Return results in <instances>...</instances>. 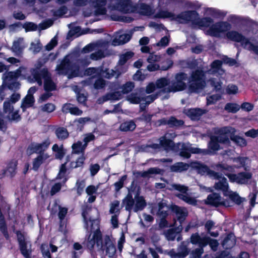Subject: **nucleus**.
Masks as SVG:
<instances>
[{
    "label": "nucleus",
    "mask_w": 258,
    "mask_h": 258,
    "mask_svg": "<svg viewBox=\"0 0 258 258\" xmlns=\"http://www.w3.org/2000/svg\"><path fill=\"white\" fill-rule=\"evenodd\" d=\"M67 9L66 7L63 6L60 7L56 11L53 12V15L56 17H60L66 14Z\"/></svg>",
    "instance_id": "774afa93"
},
{
    "label": "nucleus",
    "mask_w": 258,
    "mask_h": 258,
    "mask_svg": "<svg viewBox=\"0 0 258 258\" xmlns=\"http://www.w3.org/2000/svg\"><path fill=\"white\" fill-rule=\"evenodd\" d=\"M136 124L133 121H126L122 123L120 126V130L122 131H133L136 128Z\"/></svg>",
    "instance_id": "c03bdc74"
},
{
    "label": "nucleus",
    "mask_w": 258,
    "mask_h": 258,
    "mask_svg": "<svg viewBox=\"0 0 258 258\" xmlns=\"http://www.w3.org/2000/svg\"><path fill=\"white\" fill-rule=\"evenodd\" d=\"M187 78L186 75L184 73L178 74L176 76V82L168 88L164 89V91L166 92H176L183 90L185 87V84L183 82Z\"/></svg>",
    "instance_id": "dca6fc26"
},
{
    "label": "nucleus",
    "mask_w": 258,
    "mask_h": 258,
    "mask_svg": "<svg viewBox=\"0 0 258 258\" xmlns=\"http://www.w3.org/2000/svg\"><path fill=\"white\" fill-rule=\"evenodd\" d=\"M20 97L18 93H14L4 102L3 112L10 120L18 121L20 119L18 111H14L13 106V104L18 101Z\"/></svg>",
    "instance_id": "0eeeda50"
},
{
    "label": "nucleus",
    "mask_w": 258,
    "mask_h": 258,
    "mask_svg": "<svg viewBox=\"0 0 258 258\" xmlns=\"http://www.w3.org/2000/svg\"><path fill=\"white\" fill-rule=\"evenodd\" d=\"M155 96L149 95L146 97L145 99H142L141 100L137 94H131L127 97V100L131 103L137 104L141 103L143 104H144V102H145L146 104L150 103L155 99Z\"/></svg>",
    "instance_id": "c85d7f7f"
},
{
    "label": "nucleus",
    "mask_w": 258,
    "mask_h": 258,
    "mask_svg": "<svg viewBox=\"0 0 258 258\" xmlns=\"http://www.w3.org/2000/svg\"><path fill=\"white\" fill-rule=\"evenodd\" d=\"M57 137L60 140L66 139L69 136L67 130L64 127H59L55 131Z\"/></svg>",
    "instance_id": "49530a36"
},
{
    "label": "nucleus",
    "mask_w": 258,
    "mask_h": 258,
    "mask_svg": "<svg viewBox=\"0 0 258 258\" xmlns=\"http://www.w3.org/2000/svg\"><path fill=\"white\" fill-rule=\"evenodd\" d=\"M134 55V53L132 52L128 51L120 55L119 57V64H124L126 63V62L130 59Z\"/></svg>",
    "instance_id": "3c124183"
},
{
    "label": "nucleus",
    "mask_w": 258,
    "mask_h": 258,
    "mask_svg": "<svg viewBox=\"0 0 258 258\" xmlns=\"http://www.w3.org/2000/svg\"><path fill=\"white\" fill-rule=\"evenodd\" d=\"M132 37L131 32L124 33L122 31L117 32L114 36L112 44L114 46L123 44L128 42Z\"/></svg>",
    "instance_id": "412c9836"
},
{
    "label": "nucleus",
    "mask_w": 258,
    "mask_h": 258,
    "mask_svg": "<svg viewBox=\"0 0 258 258\" xmlns=\"http://www.w3.org/2000/svg\"><path fill=\"white\" fill-rule=\"evenodd\" d=\"M85 158L83 154L79 157L75 162L71 163V167L72 168H77L82 166L84 163Z\"/></svg>",
    "instance_id": "bf43d9fd"
},
{
    "label": "nucleus",
    "mask_w": 258,
    "mask_h": 258,
    "mask_svg": "<svg viewBox=\"0 0 258 258\" xmlns=\"http://www.w3.org/2000/svg\"><path fill=\"white\" fill-rule=\"evenodd\" d=\"M51 249V252H55L57 250V247L51 244H43L41 245V252L44 258H51L49 251Z\"/></svg>",
    "instance_id": "f704fd0d"
},
{
    "label": "nucleus",
    "mask_w": 258,
    "mask_h": 258,
    "mask_svg": "<svg viewBox=\"0 0 258 258\" xmlns=\"http://www.w3.org/2000/svg\"><path fill=\"white\" fill-rule=\"evenodd\" d=\"M226 92L229 95L236 94L238 93V87L234 84H229L226 88Z\"/></svg>",
    "instance_id": "5fc2aeb1"
},
{
    "label": "nucleus",
    "mask_w": 258,
    "mask_h": 258,
    "mask_svg": "<svg viewBox=\"0 0 258 258\" xmlns=\"http://www.w3.org/2000/svg\"><path fill=\"white\" fill-rule=\"evenodd\" d=\"M36 88L34 87H31L29 89L28 94L23 99L21 105V107L23 110L26 108L31 107L33 104L34 99L33 97V94L36 92Z\"/></svg>",
    "instance_id": "a878e982"
},
{
    "label": "nucleus",
    "mask_w": 258,
    "mask_h": 258,
    "mask_svg": "<svg viewBox=\"0 0 258 258\" xmlns=\"http://www.w3.org/2000/svg\"><path fill=\"white\" fill-rule=\"evenodd\" d=\"M122 203L126 210L133 209L135 212L143 210L146 206V202L143 197L139 195L135 197L134 200L130 195H127Z\"/></svg>",
    "instance_id": "9d476101"
},
{
    "label": "nucleus",
    "mask_w": 258,
    "mask_h": 258,
    "mask_svg": "<svg viewBox=\"0 0 258 258\" xmlns=\"http://www.w3.org/2000/svg\"><path fill=\"white\" fill-rule=\"evenodd\" d=\"M200 248H198L193 251L190 255V258H200L202 254L203 253L204 250L203 249V247L200 246Z\"/></svg>",
    "instance_id": "e2e57ef3"
},
{
    "label": "nucleus",
    "mask_w": 258,
    "mask_h": 258,
    "mask_svg": "<svg viewBox=\"0 0 258 258\" xmlns=\"http://www.w3.org/2000/svg\"><path fill=\"white\" fill-rule=\"evenodd\" d=\"M168 84V81L165 78H161L158 80L156 83V85L154 83H150L146 88V92L148 94H150L156 89H162L167 85Z\"/></svg>",
    "instance_id": "bb28decb"
},
{
    "label": "nucleus",
    "mask_w": 258,
    "mask_h": 258,
    "mask_svg": "<svg viewBox=\"0 0 258 258\" xmlns=\"http://www.w3.org/2000/svg\"><path fill=\"white\" fill-rule=\"evenodd\" d=\"M40 79L43 78L44 82V87L46 91H53L55 89V85L51 80L47 70L43 69L39 74Z\"/></svg>",
    "instance_id": "4be33fe9"
},
{
    "label": "nucleus",
    "mask_w": 258,
    "mask_h": 258,
    "mask_svg": "<svg viewBox=\"0 0 258 258\" xmlns=\"http://www.w3.org/2000/svg\"><path fill=\"white\" fill-rule=\"evenodd\" d=\"M184 113L191 119L196 120L206 112L205 110L200 108H191L184 110Z\"/></svg>",
    "instance_id": "2f4dec72"
},
{
    "label": "nucleus",
    "mask_w": 258,
    "mask_h": 258,
    "mask_svg": "<svg viewBox=\"0 0 258 258\" xmlns=\"http://www.w3.org/2000/svg\"><path fill=\"white\" fill-rule=\"evenodd\" d=\"M169 208L167 205L165 201L162 200L159 202L157 206L153 207L152 212L154 214H157L162 218H164L167 215V212Z\"/></svg>",
    "instance_id": "5701e85b"
},
{
    "label": "nucleus",
    "mask_w": 258,
    "mask_h": 258,
    "mask_svg": "<svg viewBox=\"0 0 258 258\" xmlns=\"http://www.w3.org/2000/svg\"><path fill=\"white\" fill-rule=\"evenodd\" d=\"M111 18L114 21H122L126 23H130L133 20L131 17L119 16L114 15H111Z\"/></svg>",
    "instance_id": "4d7b16f0"
},
{
    "label": "nucleus",
    "mask_w": 258,
    "mask_h": 258,
    "mask_svg": "<svg viewBox=\"0 0 258 258\" xmlns=\"http://www.w3.org/2000/svg\"><path fill=\"white\" fill-rule=\"evenodd\" d=\"M219 133V135L212 136L211 138V141L209 144L208 147L210 152L211 153L219 150L221 148H223L224 146L229 145L230 141L228 136L237 145L242 147L246 145V142L243 138L234 135L236 130L232 127H223L220 130Z\"/></svg>",
    "instance_id": "7ed1b4c3"
},
{
    "label": "nucleus",
    "mask_w": 258,
    "mask_h": 258,
    "mask_svg": "<svg viewBox=\"0 0 258 258\" xmlns=\"http://www.w3.org/2000/svg\"><path fill=\"white\" fill-rule=\"evenodd\" d=\"M224 173L228 177L230 181L239 184H245L248 182L251 177V175L248 172L240 173L238 174L228 173L224 171Z\"/></svg>",
    "instance_id": "a211bd4d"
},
{
    "label": "nucleus",
    "mask_w": 258,
    "mask_h": 258,
    "mask_svg": "<svg viewBox=\"0 0 258 258\" xmlns=\"http://www.w3.org/2000/svg\"><path fill=\"white\" fill-rule=\"evenodd\" d=\"M204 76L201 71H197L192 74L189 82L190 91L200 92L202 89L208 88L204 80Z\"/></svg>",
    "instance_id": "f8f14e48"
},
{
    "label": "nucleus",
    "mask_w": 258,
    "mask_h": 258,
    "mask_svg": "<svg viewBox=\"0 0 258 258\" xmlns=\"http://www.w3.org/2000/svg\"><path fill=\"white\" fill-rule=\"evenodd\" d=\"M120 209V203L118 201H113L110 205L109 212L111 214L119 213Z\"/></svg>",
    "instance_id": "8fccbe9b"
},
{
    "label": "nucleus",
    "mask_w": 258,
    "mask_h": 258,
    "mask_svg": "<svg viewBox=\"0 0 258 258\" xmlns=\"http://www.w3.org/2000/svg\"><path fill=\"white\" fill-rule=\"evenodd\" d=\"M103 249L104 250L106 248V251L107 254L109 257L114 256L116 252V248L114 245L113 244L112 242L110 237L109 236H106L103 239Z\"/></svg>",
    "instance_id": "cd10ccee"
},
{
    "label": "nucleus",
    "mask_w": 258,
    "mask_h": 258,
    "mask_svg": "<svg viewBox=\"0 0 258 258\" xmlns=\"http://www.w3.org/2000/svg\"><path fill=\"white\" fill-rule=\"evenodd\" d=\"M55 106L52 103H47L42 106L41 109L42 111L47 112H51L55 109Z\"/></svg>",
    "instance_id": "0e129e2a"
},
{
    "label": "nucleus",
    "mask_w": 258,
    "mask_h": 258,
    "mask_svg": "<svg viewBox=\"0 0 258 258\" xmlns=\"http://www.w3.org/2000/svg\"><path fill=\"white\" fill-rule=\"evenodd\" d=\"M62 110L63 112H69L72 114L76 115H80L82 113V110L70 103L64 104L62 107Z\"/></svg>",
    "instance_id": "c9c22d12"
},
{
    "label": "nucleus",
    "mask_w": 258,
    "mask_h": 258,
    "mask_svg": "<svg viewBox=\"0 0 258 258\" xmlns=\"http://www.w3.org/2000/svg\"><path fill=\"white\" fill-rule=\"evenodd\" d=\"M50 160V156L47 153H43L40 154L33 161V169L37 170L42 164L49 162Z\"/></svg>",
    "instance_id": "7c9ffc66"
},
{
    "label": "nucleus",
    "mask_w": 258,
    "mask_h": 258,
    "mask_svg": "<svg viewBox=\"0 0 258 258\" xmlns=\"http://www.w3.org/2000/svg\"><path fill=\"white\" fill-rule=\"evenodd\" d=\"M73 248L75 250L79 251V252L74 251L73 252V256L75 258H77L78 255H80L82 252L83 247L79 243L76 242L73 245Z\"/></svg>",
    "instance_id": "052dcab7"
},
{
    "label": "nucleus",
    "mask_w": 258,
    "mask_h": 258,
    "mask_svg": "<svg viewBox=\"0 0 258 258\" xmlns=\"http://www.w3.org/2000/svg\"><path fill=\"white\" fill-rule=\"evenodd\" d=\"M116 75V72H115L113 70L106 69L104 71L101 68L100 76L103 77L107 79H110L113 77L117 78Z\"/></svg>",
    "instance_id": "a18cd8bd"
},
{
    "label": "nucleus",
    "mask_w": 258,
    "mask_h": 258,
    "mask_svg": "<svg viewBox=\"0 0 258 258\" xmlns=\"http://www.w3.org/2000/svg\"><path fill=\"white\" fill-rule=\"evenodd\" d=\"M153 15V17L156 18H169L171 20H174L175 19V15L163 8H160L155 13H154Z\"/></svg>",
    "instance_id": "473e14b6"
},
{
    "label": "nucleus",
    "mask_w": 258,
    "mask_h": 258,
    "mask_svg": "<svg viewBox=\"0 0 258 258\" xmlns=\"http://www.w3.org/2000/svg\"><path fill=\"white\" fill-rule=\"evenodd\" d=\"M182 121H178L176 120L174 117H171L170 119L168 120H166L165 119H162L161 120V123L162 124H168L170 125H178L180 124H182Z\"/></svg>",
    "instance_id": "6e6d98bb"
},
{
    "label": "nucleus",
    "mask_w": 258,
    "mask_h": 258,
    "mask_svg": "<svg viewBox=\"0 0 258 258\" xmlns=\"http://www.w3.org/2000/svg\"><path fill=\"white\" fill-rule=\"evenodd\" d=\"M42 47L39 40H35L31 44L30 49L34 53L39 52Z\"/></svg>",
    "instance_id": "864d4df0"
},
{
    "label": "nucleus",
    "mask_w": 258,
    "mask_h": 258,
    "mask_svg": "<svg viewBox=\"0 0 258 258\" xmlns=\"http://www.w3.org/2000/svg\"><path fill=\"white\" fill-rule=\"evenodd\" d=\"M23 28L26 32L35 31L37 28V26L35 24L32 22H26L23 25Z\"/></svg>",
    "instance_id": "680f3d73"
},
{
    "label": "nucleus",
    "mask_w": 258,
    "mask_h": 258,
    "mask_svg": "<svg viewBox=\"0 0 258 258\" xmlns=\"http://www.w3.org/2000/svg\"><path fill=\"white\" fill-rule=\"evenodd\" d=\"M108 43L106 42L98 41L94 43H91L86 46L82 52L84 53L94 51L89 57V59L94 60L100 59L106 55V50Z\"/></svg>",
    "instance_id": "1a4fd4ad"
},
{
    "label": "nucleus",
    "mask_w": 258,
    "mask_h": 258,
    "mask_svg": "<svg viewBox=\"0 0 258 258\" xmlns=\"http://www.w3.org/2000/svg\"><path fill=\"white\" fill-rule=\"evenodd\" d=\"M17 165V162L16 160L10 162L8 165L5 174L10 176H13L16 173Z\"/></svg>",
    "instance_id": "a19ab883"
},
{
    "label": "nucleus",
    "mask_w": 258,
    "mask_h": 258,
    "mask_svg": "<svg viewBox=\"0 0 258 258\" xmlns=\"http://www.w3.org/2000/svg\"><path fill=\"white\" fill-rule=\"evenodd\" d=\"M49 145L48 141H45L41 143H32L28 148L27 152L29 155L34 153H40L45 150Z\"/></svg>",
    "instance_id": "b1692460"
},
{
    "label": "nucleus",
    "mask_w": 258,
    "mask_h": 258,
    "mask_svg": "<svg viewBox=\"0 0 258 258\" xmlns=\"http://www.w3.org/2000/svg\"><path fill=\"white\" fill-rule=\"evenodd\" d=\"M86 185L85 181L84 180H78L76 184V187L77 193L79 195H81L83 192L84 187Z\"/></svg>",
    "instance_id": "13d9d810"
},
{
    "label": "nucleus",
    "mask_w": 258,
    "mask_h": 258,
    "mask_svg": "<svg viewBox=\"0 0 258 258\" xmlns=\"http://www.w3.org/2000/svg\"><path fill=\"white\" fill-rule=\"evenodd\" d=\"M240 108V106L237 103H229L225 106V109L228 112L236 113Z\"/></svg>",
    "instance_id": "de8ad7c7"
},
{
    "label": "nucleus",
    "mask_w": 258,
    "mask_h": 258,
    "mask_svg": "<svg viewBox=\"0 0 258 258\" xmlns=\"http://www.w3.org/2000/svg\"><path fill=\"white\" fill-rule=\"evenodd\" d=\"M18 240L22 254L28 257L31 252V244L30 241L21 232H17Z\"/></svg>",
    "instance_id": "f3484780"
},
{
    "label": "nucleus",
    "mask_w": 258,
    "mask_h": 258,
    "mask_svg": "<svg viewBox=\"0 0 258 258\" xmlns=\"http://www.w3.org/2000/svg\"><path fill=\"white\" fill-rule=\"evenodd\" d=\"M101 73V68H90L86 70L85 74L87 76H90L92 77H95L100 76Z\"/></svg>",
    "instance_id": "09e8293b"
},
{
    "label": "nucleus",
    "mask_w": 258,
    "mask_h": 258,
    "mask_svg": "<svg viewBox=\"0 0 258 258\" xmlns=\"http://www.w3.org/2000/svg\"><path fill=\"white\" fill-rule=\"evenodd\" d=\"M188 253V249L185 245H182L179 248L177 253H175L173 250H171L168 252V254L171 258H184Z\"/></svg>",
    "instance_id": "72a5a7b5"
},
{
    "label": "nucleus",
    "mask_w": 258,
    "mask_h": 258,
    "mask_svg": "<svg viewBox=\"0 0 258 258\" xmlns=\"http://www.w3.org/2000/svg\"><path fill=\"white\" fill-rule=\"evenodd\" d=\"M182 227L181 225L177 227V228L174 230L173 229L169 230L165 233V236L168 240H173L176 235L182 230Z\"/></svg>",
    "instance_id": "79ce46f5"
},
{
    "label": "nucleus",
    "mask_w": 258,
    "mask_h": 258,
    "mask_svg": "<svg viewBox=\"0 0 258 258\" xmlns=\"http://www.w3.org/2000/svg\"><path fill=\"white\" fill-rule=\"evenodd\" d=\"M115 72H116V77H118L121 74L124 73L127 70V67L124 64H119L118 61L116 67L115 68Z\"/></svg>",
    "instance_id": "603ef678"
},
{
    "label": "nucleus",
    "mask_w": 258,
    "mask_h": 258,
    "mask_svg": "<svg viewBox=\"0 0 258 258\" xmlns=\"http://www.w3.org/2000/svg\"><path fill=\"white\" fill-rule=\"evenodd\" d=\"M86 225V229L90 232L86 244L89 248H93L96 244L98 249H103V240L101 239V234L99 230V221L97 219L88 221L87 215L85 212L82 214Z\"/></svg>",
    "instance_id": "423d86ee"
},
{
    "label": "nucleus",
    "mask_w": 258,
    "mask_h": 258,
    "mask_svg": "<svg viewBox=\"0 0 258 258\" xmlns=\"http://www.w3.org/2000/svg\"><path fill=\"white\" fill-rule=\"evenodd\" d=\"M227 37L232 40L240 42L241 45L246 49L253 50L258 54V46H254L247 39L244 38L241 34L236 31H230L227 33Z\"/></svg>",
    "instance_id": "ddd939ff"
},
{
    "label": "nucleus",
    "mask_w": 258,
    "mask_h": 258,
    "mask_svg": "<svg viewBox=\"0 0 258 258\" xmlns=\"http://www.w3.org/2000/svg\"><path fill=\"white\" fill-rule=\"evenodd\" d=\"M174 20L181 23L191 22L195 27L203 29L206 34L216 37L221 36L231 28L230 25L227 22L214 23L210 18L200 19L197 13L194 11H186L177 16L175 15Z\"/></svg>",
    "instance_id": "f257e3e1"
},
{
    "label": "nucleus",
    "mask_w": 258,
    "mask_h": 258,
    "mask_svg": "<svg viewBox=\"0 0 258 258\" xmlns=\"http://www.w3.org/2000/svg\"><path fill=\"white\" fill-rule=\"evenodd\" d=\"M57 43V40L56 37H54L50 40L49 43L46 45V49L47 50H51L56 45Z\"/></svg>",
    "instance_id": "338daca9"
},
{
    "label": "nucleus",
    "mask_w": 258,
    "mask_h": 258,
    "mask_svg": "<svg viewBox=\"0 0 258 258\" xmlns=\"http://www.w3.org/2000/svg\"><path fill=\"white\" fill-rule=\"evenodd\" d=\"M169 136L170 135L168 134L162 137L160 139V145L153 144L152 145V148L156 149L162 147L167 151L172 150L174 151H176V148H177L181 150L179 153L180 155L186 158L190 157V153H200L204 152L199 148L192 147L189 143H180L175 146L173 145L172 141L169 139Z\"/></svg>",
    "instance_id": "39448f33"
},
{
    "label": "nucleus",
    "mask_w": 258,
    "mask_h": 258,
    "mask_svg": "<svg viewBox=\"0 0 258 258\" xmlns=\"http://www.w3.org/2000/svg\"><path fill=\"white\" fill-rule=\"evenodd\" d=\"M190 241L192 244H198L202 247H204L209 243L213 250H216L218 245V242L217 240L205 236L201 237L198 233L191 235Z\"/></svg>",
    "instance_id": "4468645a"
},
{
    "label": "nucleus",
    "mask_w": 258,
    "mask_h": 258,
    "mask_svg": "<svg viewBox=\"0 0 258 258\" xmlns=\"http://www.w3.org/2000/svg\"><path fill=\"white\" fill-rule=\"evenodd\" d=\"M57 73L60 75H66L70 79L80 75L79 69L76 65L73 64L72 56H66L56 67Z\"/></svg>",
    "instance_id": "6e6552de"
},
{
    "label": "nucleus",
    "mask_w": 258,
    "mask_h": 258,
    "mask_svg": "<svg viewBox=\"0 0 258 258\" xmlns=\"http://www.w3.org/2000/svg\"><path fill=\"white\" fill-rule=\"evenodd\" d=\"M134 87L132 82H127L118 89V90L108 95V99L112 100H119L122 97L123 94L131 91Z\"/></svg>",
    "instance_id": "6ab92c4d"
},
{
    "label": "nucleus",
    "mask_w": 258,
    "mask_h": 258,
    "mask_svg": "<svg viewBox=\"0 0 258 258\" xmlns=\"http://www.w3.org/2000/svg\"><path fill=\"white\" fill-rule=\"evenodd\" d=\"M235 244V236L233 234H229L224 239L223 242V246L226 249L232 247Z\"/></svg>",
    "instance_id": "4c0bfd02"
},
{
    "label": "nucleus",
    "mask_w": 258,
    "mask_h": 258,
    "mask_svg": "<svg viewBox=\"0 0 258 258\" xmlns=\"http://www.w3.org/2000/svg\"><path fill=\"white\" fill-rule=\"evenodd\" d=\"M171 209L172 212L175 213L176 218L180 223L184 221L188 215L187 211L184 208L174 205L171 207Z\"/></svg>",
    "instance_id": "c756f323"
},
{
    "label": "nucleus",
    "mask_w": 258,
    "mask_h": 258,
    "mask_svg": "<svg viewBox=\"0 0 258 258\" xmlns=\"http://www.w3.org/2000/svg\"><path fill=\"white\" fill-rule=\"evenodd\" d=\"M25 47L23 39L18 38L14 41L12 49L14 52L19 54Z\"/></svg>",
    "instance_id": "e433bc0d"
},
{
    "label": "nucleus",
    "mask_w": 258,
    "mask_h": 258,
    "mask_svg": "<svg viewBox=\"0 0 258 258\" xmlns=\"http://www.w3.org/2000/svg\"><path fill=\"white\" fill-rule=\"evenodd\" d=\"M27 69L21 67L15 72H10L5 73L3 76V85L7 86L11 90H17L20 88V84L17 81L19 77H22L23 79H27L30 83L37 82L39 85H42V80H41L39 74H37L35 70L32 72L33 78L27 77Z\"/></svg>",
    "instance_id": "20e7f679"
},
{
    "label": "nucleus",
    "mask_w": 258,
    "mask_h": 258,
    "mask_svg": "<svg viewBox=\"0 0 258 258\" xmlns=\"http://www.w3.org/2000/svg\"><path fill=\"white\" fill-rule=\"evenodd\" d=\"M222 62L220 60H215L211 64V69L208 71L206 74H217L215 77L211 78L208 82L216 90H219L221 88L222 83L218 78V75L221 76L224 72L221 69Z\"/></svg>",
    "instance_id": "9b49d317"
},
{
    "label": "nucleus",
    "mask_w": 258,
    "mask_h": 258,
    "mask_svg": "<svg viewBox=\"0 0 258 258\" xmlns=\"http://www.w3.org/2000/svg\"><path fill=\"white\" fill-rule=\"evenodd\" d=\"M188 167L189 166L188 164L183 163L182 162H179L172 165L170 169L172 171L181 172L187 170Z\"/></svg>",
    "instance_id": "37998d69"
},
{
    "label": "nucleus",
    "mask_w": 258,
    "mask_h": 258,
    "mask_svg": "<svg viewBox=\"0 0 258 258\" xmlns=\"http://www.w3.org/2000/svg\"><path fill=\"white\" fill-rule=\"evenodd\" d=\"M172 187L173 189L180 191L182 192L177 195L179 199L182 200L189 204L194 205L196 204L195 199L189 197L186 194V192L187 190V187L180 184H173L172 185Z\"/></svg>",
    "instance_id": "aec40b11"
},
{
    "label": "nucleus",
    "mask_w": 258,
    "mask_h": 258,
    "mask_svg": "<svg viewBox=\"0 0 258 258\" xmlns=\"http://www.w3.org/2000/svg\"><path fill=\"white\" fill-rule=\"evenodd\" d=\"M86 147V145L84 144H83L81 141H78L77 143L72 145L73 153H83Z\"/></svg>",
    "instance_id": "58836bf2"
},
{
    "label": "nucleus",
    "mask_w": 258,
    "mask_h": 258,
    "mask_svg": "<svg viewBox=\"0 0 258 258\" xmlns=\"http://www.w3.org/2000/svg\"><path fill=\"white\" fill-rule=\"evenodd\" d=\"M134 7L131 0H116L112 6L113 9L124 13H133Z\"/></svg>",
    "instance_id": "2eb2a0df"
},
{
    "label": "nucleus",
    "mask_w": 258,
    "mask_h": 258,
    "mask_svg": "<svg viewBox=\"0 0 258 258\" xmlns=\"http://www.w3.org/2000/svg\"><path fill=\"white\" fill-rule=\"evenodd\" d=\"M53 23V21L51 19L47 20L39 25V28L41 30L45 29L50 27Z\"/></svg>",
    "instance_id": "69168bd1"
},
{
    "label": "nucleus",
    "mask_w": 258,
    "mask_h": 258,
    "mask_svg": "<svg viewBox=\"0 0 258 258\" xmlns=\"http://www.w3.org/2000/svg\"><path fill=\"white\" fill-rule=\"evenodd\" d=\"M202 169L205 172L209 174L210 176L219 180L218 182L215 183V189L222 191L224 195L229 199L224 200L219 195L213 194L208 197L206 201L207 204L215 206L222 205L228 207L232 206L233 203L240 204L244 200V199L240 197L236 192L229 189L228 184L225 177H222L217 173L209 171L208 168L206 166L202 167Z\"/></svg>",
    "instance_id": "f03ea898"
},
{
    "label": "nucleus",
    "mask_w": 258,
    "mask_h": 258,
    "mask_svg": "<svg viewBox=\"0 0 258 258\" xmlns=\"http://www.w3.org/2000/svg\"><path fill=\"white\" fill-rule=\"evenodd\" d=\"M57 179H60L62 183H64L68 180V174L66 164H62L60 166L59 172L57 176Z\"/></svg>",
    "instance_id": "ea45409f"
},
{
    "label": "nucleus",
    "mask_w": 258,
    "mask_h": 258,
    "mask_svg": "<svg viewBox=\"0 0 258 258\" xmlns=\"http://www.w3.org/2000/svg\"><path fill=\"white\" fill-rule=\"evenodd\" d=\"M106 0H93L91 6L95 9L96 14L104 15L106 13Z\"/></svg>",
    "instance_id": "393cba45"
}]
</instances>
